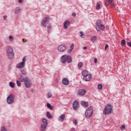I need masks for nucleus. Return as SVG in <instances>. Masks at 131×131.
Masks as SVG:
<instances>
[{
  "label": "nucleus",
  "mask_w": 131,
  "mask_h": 131,
  "mask_svg": "<svg viewBox=\"0 0 131 131\" xmlns=\"http://www.w3.org/2000/svg\"><path fill=\"white\" fill-rule=\"evenodd\" d=\"M105 6H108L109 5V3H105Z\"/></svg>",
  "instance_id": "obj_51"
},
{
  "label": "nucleus",
  "mask_w": 131,
  "mask_h": 131,
  "mask_svg": "<svg viewBox=\"0 0 131 131\" xmlns=\"http://www.w3.org/2000/svg\"><path fill=\"white\" fill-rule=\"evenodd\" d=\"M82 75L84 77L85 76L88 75L89 74H88V71L86 70H84L82 71L81 72Z\"/></svg>",
  "instance_id": "obj_20"
},
{
  "label": "nucleus",
  "mask_w": 131,
  "mask_h": 131,
  "mask_svg": "<svg viewBox=\"0 0 131 131\" xmlns=\"http://www.w3.org/2000/svg\"><path fill=\"white\" fill-rule=\"evenodd\" d=\"M13 48L11 46H9L7 47V49L6 50V54L8 56V58L10 59H13L15 56V54L13 52Z\"/></svg>",
  "instance_id": "obj_5"
},
{
  "label": "nucleus",
  "mask_w": 131,
  "mask_h": 131,
  "mask_svg": "<svg viewBox=\"0 0 131 131\" xmlns=\"http://www.w3.org/2000/svg\"><path fill=\"white\" fill-rule=\"evenodd\" d=\"M70 25V21L69 20H66L64 23V29H67L68 28V26Z\"/></svg>",
  "instance_id": "obj_18"
},
{
  "label": "nucleus",
  "mask_w": 131,
  "mask_h": 131,
  "mask_svg": "<svg viewBox=\"0 0 131 131\" xmlns=\"http://www.w3.org/2000/svg\"><path fill=\"white\" fill-rule=\"evenodd\" d=\"M98 62V59H97V58H95L94 59V63H97Z\"/></svg>",
  "instance_id": "obj_44"
},
{
  "label": "nucleus",
  "mask_w": 131,
  "mask_h": 131,
  "mask_svg": "<svg viewBox=\"0 0 131 131\" xmlns=\"http://www.w3.org/2000/svg\"><path fill=\"white\" fill-rule=\"evenodd\" d=\"M71 52H72V50L71 49H69V50H68V53H71Z\"/></svg>",
  "instance_id": "obj_47"
},
{
  "label": "nucleus",
  "mask_w": 131,
  "mask_h": 131,
  "mask_svg": "<svg viewBox=\"0 0 131 131\" xmlns=\"http://www.w3.org/2000/svg\"><path fill=\"white\" fill-rule=\"evenodd\" d=\"M83 80L85 81H91V80L92 79V75L91 74H88L87 75L83 77Z\"/></svg>",
  "instance_id": "obj_11"
},
{
  "label": "nucleus",
  "mask_w": 131,
  "mask_h": 131,
  "mask_svg": "<svg viewBox=\"0 0 131 131\" xmlns=\"http://www.w3.org/2000/svg\"><path fill=\"white\" fill-rule=\"evenodd\" d=\"M71 131H77V130L75 129V128H72L71 129Z\"/></svg>",
  "instance_id": "obj_49"
},
{
  "label": "nucleus",
  "mask_w": 131,
  "mask_h": 131,
  "mask_svg": "<svg viewBox=\"0 0 131 131\" xmlns=\"http://www.w3.org/2000/svg\"><path fill=\"white\" fill-rule=\"evenodd\" d=\"M9 40L13 41V40L14 39V37L12 35H10L9 37Z\"/></svg>",
  "instance_id": "obj_33"
},
{
  "label": "nucleus",
  "mask_w": 131,
  "mask_h": 131,
  "mask_svg": "<svg viewBox=\"0 0 131 131\" xmlns=\"http://www.w3.org/2000/svg\"><path fill=\"white\" fill-rule=\"evenodd\" d=\"M101 5H100L99 3H97L96 4V10H100L101 8Z\"/></svg>",
  "instance_id": "obj_28"
},
{
  "label": "nucleus",
  "mask_w": 131,
  "mask_h": 131,
  "mask_svg": "<svg viewBox=\"0 0 131 131\" xmlns=\"http://www.w3.org/2000/svg\"><path fill=\"white\" fill-rule=\"evenodd\" d=\"M115 7V5H114V3H113L111 5V8H114Z\"/></svg>",
  "instance_id": "obj_40"
},
{
  "label": "nucleus",
  "mask_w": 131,
  "mask_h": 131,
  "mask_svg": "<svg viewBox=\"0 0 131 131\" xmlns=\"http://www.w3.org/2000/svg\"><path fill=\"white\" fill-rule=\"evenodd\" d=\"M73 108L76 111L79 108V102L77 100H75L73 103Z\"/></svg>",
  "instance_id": "obj_9"
},
{
  "label": "nucleus",
  "mask_w": 131,
  "mask_h": 131,
  "mask_svg": "<svg viewBox=\"0 0 131 131\" xmlns=\"http://www.w3.org/2000/svg\"><path fill=\"white\" fill-rule=\"evenodd\" d=\"M7 15H4L3 17L4 18V20H6V18L7 17Z\"/></svg>",
  "instance_id": "obj_50"
},
{
  "label": "nucleus",
  "mask_w": 131,
  "mask_h": 131,
  "mask_svg": "<svg viewBox=\"0 0 131 131\" xmlns=\"http://www.w3.org/2000/svg\"><path fill=\"white\" fill-rule=\"evenodd\" d=\"M63 120H65V114H64L58 117V121H60V122H63Z\"/></svg>",
  "instance_id": "obj_14"
},
{
  "label": "nucleus",
  "mask_w": 131,
  "mask_h": 131,
  "mask_svg": "<svg viewBox=\"0 0 131 131\" xmlns=\"http://www.w3.org/2000/svg\"><path fill=\"white\" fill-rule=\"evenodd\" d=\"M127 46H128V47H130V48H131V42H128Z\"/></svg>",
  "instance_id": "obj_37"
},
{
  "label": "nucleus",
  "mask_w": 131,
  "mask_h": 131,
  "mask_svg": "<svg viewBox=\"0 0 131 131\" xmlns=\"http://www.w3.org/2000/svg\"><path fill=\"white\" fill-rule=\"evenodd\" d=\"M82 66H83L82 62H79L78 64V68H79V69H80V68L82 67Z\"/></svg>",
  "instance_id": "obj_27"
},
{
  "label": "nucleus",
  "mask_w": 131,
  "mask_h": 131,
  "mask_svg": "<svg viewBox=\"0 0 131 131\" xmlns=\"http://www.w3.org/2000/svg\"><path fill=\"white\" fill-rule=\"evenodd\" d=\"M83 50H88V47H83Z\"/></svg>",
  "instance_id": "obj_48"
},
{
  "label": "nucleus",
  "mask_w": 131,
  "mask_h": 131,
  "mask_svg": "<svg viewBox=\"0 0 131 131\" xmlns=\"http://www.w3.org/2000/svg\"><path fill=\"white\" fill-rule=\"evenodd\" d=\"M80 34H81L80 35L81 37H82V38H83V37L84 36L83 33L82 31H81L80 32Z\"/></svg>",
  "instance_id": "obj_34"
},
{
  "label": "nucleus",
  "mask_w": 131,
  "mask_h": 131,
  "mask_svg": "<svg viewBox=\"0 0 131 131\" xmlns=\"http://www.w3.org/2000/svg\"><path fill=\"white\" fill-rule=\"evenodd\" d=\"M85 90L82 89L78 91V94L80 96H84V95H85Z\"/></svg>",
  "instance_id": "obj_16"
},
{
  "label": "nucleus",
  "mask_w": 131,
  "mask_h": 131,
  "mask_svg": "<svg viewBox=\"0 0 131 131\" xmlns=\"http://www.w3.org/2000/svg\"><path fill=\"white\" fill-rule=\"evenodd\" d=\"M74 47V46L73 45V44H72L71 45V47H70L71 49L70 50H71L72 51V50H73Z\"/></svg>",
  "instance_id": "obj_39"
},
{
  "label": "nucleus",
  "mask_w": 131,
  "mask_h": 131,
  "mask_svg": "<svg viewBox=\"0 0 131 131\" xmlns=\"http://www.w3.org/2000/svg\"><path fill=\"white\" fill-rule=\"evenodd\" d=\"M31 91L32 93H33V92H34V91H33V89H31Z\"/></svg>",
  "instance_id": "obj_53"
},
{
  "label": "nucleus",
  "mask_w": 131,
  "mask_h": 131,
  "mask_svg": "<svg viewBox=\"0 0 131 131\" xmlns=\"http://www.w3.org/2000/svg\"><path fill=\"white\" fill-rule=\"evenodd\" d=\"M42 123L41 124L40 130L41 131H46V128L48 126V121L47 119L43 118L42 120Z\"/></svg>",
  "instance_id": "obj_8"
},
{
  "label": "nucleus",
  "mask_w": 131,
  "mask_h": 131,
  "mask_svg": "<svg viewBox=\"0 0 131 131\" xmlns=\"http://www.w3.org/2000/svg\"><path fill=\"white\" fill-rule=\"evenodd\" d=\"M81 105L82 107H84V108H88L89 107V102L82 101L81 102Z\"/></svg>",
  "instance_id": "obj_15"
},
{
  "label": "nucleus",
  "mask_w": 131,
  "mask_h": 131,
  "mask_svg": "<svg viewBox=\"0 0 131 131\" xmlns=\"http://www.w3.org/2000/svg\"><path fill=\"white\" fill-rule=\"evenodd\" d=\"M98 90H102V89H103V85H102V84H98Z\"/></svg>",
  "instance_id": "obj_29"
},
{
  "label": "nucleus",
  "mask_w": 131,
  "mask_h": 131,
  "mask_svg": "<svg viewBox=\"0 0 131 131\" xmlns=\"http://www.w3.org/2000/svg\"><path fill=\"white\" fill-rule=\"evenodd\" d=\"M9 86L12 89H14L15 88V83H13V82H9Z\"/></svg>",
  "instance_id": "obj_24"
},
{
  "label": "nucleus",
  "mask_w": 131,
  "mask_h": 131,
  "mask_svg": "<svg viewBox=\"0 0 131 131\" xmlns=\"http://www.w3.org/2000/svg\"><path fill=\"white\" fill-rule=\"evenodd\" d=\"M21 62H23L24 64L26 62V58H25V57L23 58V61H21Z\"/></svg>",
  "instance_id": "obj_35"
},
{
  "label": "nucleus",
  "mask_w": 131,
  "mask_h": 131,
  "mask_svg": "<svg viewBox=\"0 0 131 131\" xmlns=\"http://www.w3.org/2000/svg\"><path fill=\"white\" fill-rule=\"evenodd\" d=\"M60 61L63 64H65L67 61V63L69 64L72 62V58L69 55H64L61 56Z\"/></svg>",
  "instance_id": "obj_4"
},
{
  "label": "nucleus",
  "mask_w": 131,
  "mask_h": 131,
  "mask_svg": "<svg viewBox=\"0 0 131 131\" xmlns=\"http://www.w3.org/2000/svg\"><path fill=\"white\" fill-rule=\"evenodd\" d=\"M18 3L19 4H22V3H23V0H18Z\"/></svg>",
  "instance_id": "obj_46"
},
{
  "label": "nucleus",
  "mask_w": 131,
  "mask_h": 131,
  "mask_svg": "<svg viewBox=\"0 0 131 131\" xmlns=\"http://www.w3.org/2000/svg\"><path fill=\"white\" fill-rule=\"evenodd\" d=\"M20 72L23 75H27V73L24 69H21Z\"/></svg>",
  "instance_id": "obj_26"
},
{
  "label": "nucleus",
  "mask_w": 131,
  "mask_h": 131,
  "mask_svg": "<svg viewBox=\"0 0 131 131\" xmlns=\"http://www.w3.org/2000/svg\"><path fill=\"white\" fill-rule=\"evenodd\" d=\"M113 106L111 105V104H108L106 105L103 110V114L104 115H109V114H111L112 113V109Z\"/></svg>",
  "instance_id": "obj_6"
},
{
  "label": "nucleus",
  "mask_w": 131,
  "mask_h": 131,
  "mask_svg": "<svg viewBox=\"0 0 131 131\" xmlns=\"http://www.w3.org/2000/svg\"><path fill=\"white\" fill-rule=\"evenodd\" d=\"M46 116L48 117V118H49V119H52V118H53V116L52 114H51L50 112H47Z\"/></svg>",
  "instance_id": "obj_19"
},
{
  "label": "nucleus",
  "mask_w": 131,
  "mask_h": 131,
  "mask_svg": "<svg viewBox=\"0 0 131 131\" xmlns=\"http://www.w3.org/2000/svg\"><path fill=\"white\" fill-rule=\"evenodd\" d=\"M62 82L64 85H68L69 84V80L66 78H63L62 80Z\"/></svg>",
  "instance_id": "obj_13"
},
{
  "label": "nucleus",
  "mask_w": 131,
  "mask_h": 131,
  "mask_svg": "<svg viewBox=\"0 0 131 131\" xmlns=\"http://www.w3.org/2000/svg\"><path fill=\"white\" fill-rule=\"evenodd\" d=\"M23 42H26V40H25V39H23Z\"/></svg>",
  "instance_id": "obj_52"
},
{
  "label": "nucleus",
  "mask_w": 131,
  "mask_h": 131,
  "mask_svg": "<svg viewBox=\"0 0 131 131\" xmlns=\"http://www.w3.org/2000/svg\"><path fill=\"white\" fill-rule=\"evenodd\" d=\"M16 84H17V86H21V81L17 80Z\"/></svg>",
  "instance_id": "obj_30"
},
{
  "label": "nucleus",
  "mask_w": 131,
  "mask_h": 131,
  "mask_svg": "<svg viewBox=\"0 0 131 131\" xmlns=\"http://www.w3.org/2000/svg\"><path fill=\"white\" fill-rule=\"evenodd\" d=\"M47 107L49 108V109H50V110H53L54 109V106H52L51 104L47 103Z\"/></svg>",
  "instance_id": "obj_21"
},
{
  "label": "nucleus",
  "mask_w": 131,
  "mask_h": 131,
  "mask_svg": "<svg viewBox=\"0 0 131 131\" xmlns=\"http://www.w3.org/2000/svg\"><path fill=\"white\" fill-rule=\"evenodd\" d=\"M73 123L75 124H77V120H75L73 121Z\"/></svg>",
  "instance_id": "obj_41"
},
{
  "label": "nucleus",
  "mask_w": 131,
  "mask_h": 131,
  "mask_svg": "<svg viewBox=\"0 0 131 131\" xmlns=\"http://www.w3.org/2000/svg\"><path fill=\"white\" fill-rule=\"evenodd\" d=\"M20 11H21V9H20L19 7H16L15 9V13L18 14L19 13Z\"/></svg>",
  "instance_id": "obj_22"
},
{
  "label": "nucleus",
  "mask_w": 131,
  "mask_h": 131,
  "mask_svg": "<svg viewBox=\"0 0 131 131\" xmlns=\"http://www.w3.org/2000/svg\"><path fill=\"white\" fill-rule=\"evenodd\" d=\"M19 79L21 82L25 83V85L27 89H30L31 87V83H30V80L28 77L24 78V76L20 74Z\"/></svg>",
  "instance_id": "obj_2"
},
{
  "label": "nucleus",
  "mask_w": 131,
  "mask_h": 131,
  "mask_svg": "<svg viewBox=\"0 0 131 131\" xmlns=\"http://www.w3.org/2000/svg\"><path fill=\"white\" fill-rule=\"evenodd\" d=\"M50 17H46L43 19L41 23V26L44 28L47 27V32L48 33H51V29H52V25L50 23Z\"/></svg>",
  "instance_id": "obj_1"
},
{
  "label": "nucleus",
  "mask_w": 131,
  "mask_h": 131,
  "mask_svg": "<svg viewBox=\"0 0 131 131\" xmlns=\"http://www.w3.org/2000/svg\"><path fill=\"white\" fill-rule=\"evenodd\" d=\"M7 102L9 105H12V104H14L15 103V95L14 94H11L9 95L6 99Z\"/></svg>",
  "instance_id": "obj_7"
},
{
  "label": "nucleus",
  "mask_w": 131,
  "mask_h": 131,
  "mask_svg": "<svg viewBox=\"0 0 131 131\" xmlns=\"http://www.w3.org/2000/svg\"><path fill=\"white\" fill-rule=\"evenodd\" d=\"M121 46H122V47H125V39H123L121 40Z\"/></svg>",
  "instance_id": "obj_25"
},
{
  "label": "nucleus",
  "mask_w": 131,
  "mask_h": 131,
  "mask_svg": "<svg viewBox=\"0 0 131 131\" xmlns=\"http://www.w3.org/2000/svg\"><path fill=\"white\" fill-rule=\"evenodd\" d=\"M125 128V126L124 124L122 125L121 127V130H123V129H124Z\"/></svg>",
  "instance_id": "obj_36"
},
{
  "label": "nucleus",
  "mask_w": 131,
  "mask_h": 131,
  "mask_svg": "<svg viewBox=\"0 0 131 131\" xmlns=\"http://www.w3.org/2000/svg\"><path fill=\"white\" fill-rule=\"evenodd\" d=\"M73 17H75V16H76V13H75V12L73 13L72 14Z\"/></svg>",
  "instance_id": "obj_43"
},
{
  "label": "nucleus",
  "mask_w": 131,
  "mask_h": 131,
  "mask_svg": "<svg viewBox=\"0 0 131 131\" xmlns=\"http://www.w3.org/2000/svg\"><path fill=\"white\" fill-rule=\"evenodd\" d=\"M25 63L20 62L16 65V68H24Z\"/></svg>",
  "instance_id": "obj_17"
},
{
  "label": "nucleus",
  "mask_w": 131,
  "mask_h": 131,
  "mask_svg": "<svg viewBox=\"0 0 131 131\" xmlns=\"http://www.w3.org/2000/svg\"><path fill=\"white\" fill-rule=\"evenodd\" d=\"M1 130L2 131H8V130H7V128H6V127H5L4 126L2 127Z\"/></svg>",
  "instance_id": "obj_32"
},
{
  "label": "nucleus",
  "mask_w": 131,
  "mask_h": 131,
  "mask_svg": "<svg viewBox=\"0 0 131 131\" xmlns=\"http://www.w3.org/2000/svg\"><path fill=\"white\" fill-rule=\"evenodd\" d=\"M108 47H109V46L107 44H106L105 46V50H107Z\"/></svg>",
  "instance_id": "obj_45"
},
{
  "label": "nucleus",
  "mask_w": 131,
  "mask_h": 131,
  "mask_svg": "<svg viewBox=\"0 0 131 131\" xmlns=\"http://www.w3.org/2000/svg\"><path fill=\"white\" fill-rule=\"evenodd\" d=\"M94 113V110L92 106H89L85 111L84 116L86 119H90Z\"/></svg>",
  "instance_id": "obj_3"
},
{
  "label": "nucleus",
  "mask_w": 131,
  "mask_h": 131,
  "mask_svg": "<svg viewBox=\"0 0 131 131\" xmlns=\"http://www.w3.org/2000/svg\"><path fill=\"white\" fill-rule=\"evenodd\" d=\"M48 98H52V94H51V93H48Z\"/></svg>",
  "instance_id": "obj_38"
},
{
  "label": "nucleus",
  "mask_w": 131,
  "mask_h": 131,
  "mask_svg": "<svg viewBox=\"0 0 131 131\" xmlns=\"http://www.w3.org/2000/svg\"><path fill=\"white\" fill-rule=\"evenodd\" d=\"M97 40V36H93L91 37V41L93 42H95Z\"/></svg>",
  "instance_id": "obj_23"
},
{
  "label": "nucleus",
  "mask_w": 131,
  "mask_h": 131,
  "mask_svg": "<svg viewBox=\"0 0 131 131\" xmlns=\"http://www.w3.org/2000/svg\"><path fill=\"white\" fill-rule=\"evenodd\" d=\"M67 47L66 45H62L58 47V50L59 52H65Z\"/></svg>",
  "instance_id": "obj_10"
},
{
  "label": "nucleus",
  "mask_w": 131,
  "mask_h": 131,
  "mask_svg": "<svg viewBox=\"0 0 131 131\" xmlns=\"http://www.w3.org/2000/svg\"><path fill=\"white\" fill-rule=\"evenodd\" d=\"M105 27H104L103 25H100V30H104Z\"/></svg>",
  "instance_id": "obj_31"
},
{
  "label": "nucleus",
  "mask_w": 131,
  "mask_h": 131,
  "mask_svg": "<svg viewBox=\"0 0 131 131\" xmlns=\"http://www.w3.org/2000/svg\"><path fill=\"white\" fill-rule=\"evenodd\" d=\"M101 20H98L96 21V29L97 31H100V26H101Z\"/></svg>",
  "instance_id": "obj_12"
},
{
  "label": "nucleus",
  "mask_w": 131,
  "mask_h": 131,
  "mask_svg": "<svg viewBox=\"0 0 131 131\" xmlns=\"http://www.w3.org/2000/svg\"><path fill=\"white\" fill-rule=\"evenodd\" d=\"M112 2H113V0H108V4H112Z\"/></svg>",
  "instance_id": "obj_42"
}]
</instances>
